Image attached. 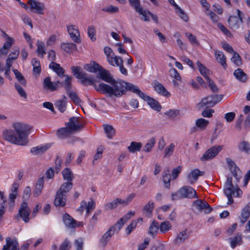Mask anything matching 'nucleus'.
Wrapping results in <instances>:
<instances>
[{"label":"nucleus","instance_id":"f257e3e1","mask_svg":"<svg viewBox=\"0 0 250 250\" xmlns=\"http://www.w3.org/2000/svg\"><path fill=\"white\" fill-rule=\"evenodd\" d=\"M13 129L3 130L4 139L11 143L25 146L28 143V136L30 126L21 123H15L12 125Z\"/></svg>","mask_w":250,"mask_h":250},{"label":"nucleus","instance_id":"f03ea898","mask_svg":"<svg viewBox=\"0 0 250 250\" xmlns=\"http://www.w3.org/2000/svg\"><path fill=\"white\" fill-rule=\"evenodd\" d=\"M107 92L110 94V97L115 96L119 97L124 94L127 90L136 93L144 101H146L149 96L141 91L139 87L132 83H127L125 81L115 82L113 84V89H111L110 87L105 85Z\"/></svg>","mask_w":250,"mask_h":250},{"label":"nucleus","instance_id":"7ed1b4c3","mask_svg":"<svg viewBox=\"0 0 250 250\" xmlns=\"http://www.w3.org/2000/svg\"><path fill=\"white\" fill-rule=\"evenodd\" d=\"M232 177L228 176L225 185L224 193L228 198L229 205L233 203L232 196L239 197L242 194V191L238 187L232 185Z\"/></svg>","mask_w":250,"mask_h":250},{"label":"nucleus","instance_id":"20e7f679","mask_svg":"<svg viewBox=\"0 0 250 250\" xmlns=\"http://www.w3.org/2000/svg\"><path fill=\"white\" fill-rule=\"evenodd\" d=\"M81 78L80 79L81 80V83L85 85H93L95 89L99 92H102L104 94H107L109 96H110V94L107 92V90H106V88L105 85H107V86H109L107 84H105L104 83H101L99 85H96L95 83V79L91 77V76H87V74L85 72L84 74H82L81 75ZM113 84H112V86H110L111 89H113Z\"/></svg>","mask_w":250,"mask_h":250},{"label":"nucleus","instance_id":"39448f33","mask_svg":"<svg viewBox=\"0 0 250 250\" xmlns=\"http://www.w3.org/2000/svg\"><path fill=\"white\" fill-rule=\"evenodd\" d=\"M222 95H211L204 98L197 104L199 109L211 107L219 102L223 99Z\"/></svg>","mask_w":250,"mask_h":250},{"label":"nucleus","instance_id":"423d86ee","mask_svg":"<svg viewBox=\"0 0 250 250\" xmlns=\"http://www.w3.org/2000/svg\"><path fill=\"white\" fill-rule=\"evenodd\" d=\"M31 212V209L26 202H23L19 210L18 213L15 216L16 219H18L20 217L25 223H28L29 221V215Z\"/></svg>","mask_w":250,"mask_h":250},{"label":"nucleus","instance_id":"0eeeda50","mask_svg":"<svg viewBox=\"0 0 250 250\" xmlns=\"http://www.w3.org/2000/svg\"><path fill=\"white\" fill-rule=\"evenodd\" d=\"M222 147L221 146H214L208 149L201 157L202 161H208L215 157L222 150Z\"/></svg>","mask_w":250,"mask_h":250},{"label":"nucleus","instance_id":"6e6552de","mask_svg":"<svg viewBox=\"0 0 250 250\" xmlns=\"http://www.w3.org/2000/svg\"><path fill=\"white\" fill-rule=\"evenodd\" d=\"M27 4L29 5V9L31 11L40 15L44 14L45 6L44 3L35 0H28Z\"/></svg>","mask_w":250,"mask_h":250},{"label":"nucleus","instance_id":"1a4fd4ad","mask_svg":"<svg viewBox=\"0 0 250 250\" xmlns=\"http://www.w3.org/2000/svg\"><path fill=\"white\" fill-rule=\"evenodd\" d=\"M193 207L194 209L198 212H204L205 213H209L212 210L211 208L206 202H203L201 200H197L193 202Z\"/></svg>","mask_w":250,"mask_h":250},{"label":"nucleus","instance_id":"9d476101","mask_svg":"<svg viewBox=\"0 0 250 250\" xmlns=\"http://www.w3.org/2000/svg\"><path fill=\"white\" fill-rule=\"evenodd\" d=\"M226 162L233 176L235 177L237 182H239L241 178V172L239 168L236 166L233 161L229 158L226 159Z\"/></svg>","mask_w":250,"mask_h":250},{"label":"nucleus","instance_id":"9b49d317","mask_svg":"<svg viewBox=\"0 0 250 250\" xmlns=\"http://www.w3.org/2000/svg\"><path fill=\"white\" fill-rule=\"evenodd\" d=\"M116 230H117V228L115 227V226H112L110 227L108 230L103 235L100 240V243L103 247H105L107 245Z\"/></svg>","mask_w":250,"mask_h":250},{"label":"nucleus","instance_id":"f8f14e48","mask_svg":"<svg viewBox=\"0 0 250 250\" xmlns=\"http://www.w3.org/2000/svg\"><path fill=\"white\" fill-rule=\"evenodd\" d=\"M184 198H197L196 191L190 186H184L179 189Z\"/></svg>","mask_w":250,"mask_h":250},{"label":"nucleus","instance_id":"ddd939ff","mask_svg":"<svg viewBox=\"0 0 250 250\" xmlns=\"http://www.w3.org/2000/svg\"><path fill=\"white\" fill-rule=\"evenodd\" d=\"M98 72L99 75V78L106 82L109 83H110V85H108L109 86H112L113 83L123 81V80L116 81L113 79L110 76V74L108 71H106L105 69H104L102 66H101V68H99Z\"/></svg>","mask_w":250,"mask_h":250},{"label":"nucleus","instance_id":"4468645a","mask_svg":"<svg viewBox=\"0 0 250 250\" xmlns=\"http://www.w3.org/2000/svg\"><path fill=\"white\" fill-rule=\"evenodd\" d=\"M59 84H62V83L59 81H57L55 82H51L50 77H46L43 81L44 88L50 91H54L57 90Z\"/></svg>","mask_w":250,"mask_h":250},{"label":"nucleus","instance_id":"2eb2a0df","mask_svg":"<svg viewBox=\"0 0 250 250\" xmlns=\"http://www.w3.org/2000/svg\"><path fill=\"white\" fill-rule=\"evenodd\" d=\"M67 31L72 40L77 43H80L81 42L80 34L79 30L76 26L74 25H68L67 26Z\"/></svg>","mask_w":250,"mask_h":250},{"label":"nucleus","instance_id":"dca6fc26","mask_svg":"<svg viewBox=\"0 0 250 250\" xmlns=\"http://www.w3.org/2000/svg\"><path fill=\"white\" fill-rule=\"evenodd\" d=\"M6 244L4 245L2 250H20L19 243L16 239H12L10 237L6 238Z\"/></svg>","mask_w":250,"mask_h":250},{"label":"nucleus","instance_id":"f3484780","mask_svg":"<svg viewBox=\"0 0 250 250\" xmlns=\"http://www.w3.org/2000/svg\"><path fill=\"white\" fill-rule=\"evenodd\" d=\"M204 172L200 171L198 169L192 170L188 175L187 180L189 184L192 185L197 181L199 176H202Z\"/></svg>","mask_w":250,"mask_h":250},{"label":"nucleus","instance_id":"a211bd4d","mask_svg":"<svg viewBox=\"0 0 250 250\" xmlns=\"http://www.w3.org/2000/svg\"><path fill=\"white\" fill-rule=\"evenodd\" d=\"M62 220L65 226L68 228L73 229L78 226L76 220L67 213L63 215Z\"/></svg>","mask_w":250,"mask_h":250},{"label":"nucleus","instance_id":"6ab92c4d","mask_svg":"<svg viewBox=\"0 0 250 250\" xmlns=\"http://www.w3.org/2000/svg\"><path fill=\"white\" fill-rule=\"evenodd\" d=\"M66 195L57 191L54 201V204L57 207H63L66 204Z\"/></svg>","mask_w":250,"mask_h":250},{"label":"nucleus","instance_id":"aec40b11","mask_svg":"<svg viewBox=\"0 0 250 250\" xmlns=\"http://www.w3.org/2000/svg\"><path fill=\"white\" fill-rule=\"evenodd\" d=\"M67 127L72 132L79 130L82 127V125L79 123L78 118L72 117L69 119V121L67 123Z\"/></svg>","mask_w":250,"mask_h":250},{"label":"nucleus","instance_id":"412c9836","mask_svg":"<svg viewBox=\"0 0 250 250\" xmlns=\"http://www.w3.org/2000/svg\"><path fill=\"white\" fill-rule=\"evenodd\" d=\"M250 216V202L248 203L243 208L241 216L239 217L240 221L242 224L245 223Z\"/></svg>","mask_w":250,"mask_h":250},{"label":"nucleus","instance_id":"4be33fe9","mask_svg":"<svg viewBox=\"0 0 250 250\" xmlns=\"http://www.w3.org/2000/svg\"><path fill=\"white\" fill-rule=\"evenodd\" d=\"M153 86L155 90L159 94L165 97H169L170 96L169 92L167 91L163 84L158 82L155 81Z\"/></svg>","mask_w":250,"mask_h":250},{"label":"nucleus","instance_id":"5701e85b","mask_svg":"<svg viewBox=\"0 0 250 250\" xmlns=\"http://www.w3.org/2000/svg\"><path fill=\"white\" fill-rule=\"evenodd\" d=\"M135 214L134 211H130L128 213L124 216L121 218L115 225V227L117 228V231H118L124 224L126 222L131 216H133Z\"/></svg>","mask_w":250,"mask_h":250},{"label":"nucleus","instance_id":"b1692460","mask_svg":"<svg viewBox=\"0 0 250 250\" xmlns=\"http://www.w3.org/2000/svg\"><path fill=\"white\" fill-rule=\"evenodd\" d=\"M49 67L55 72L58 76L62 77L64 76V73L65 70L62 67H61L59 63L54 62H51L49 64Z\"/></svg>","mask_w":250,"mask_h":250},{"label":"nucleus","instance_id":"393cba45","mask_svg":"<svg viewBox=\"0 0 250 250\" xmlns=\"http://www.w3.org/2000/svg\"><path fill=\"white\" fill-rule=\"evenodd\" d=\"M67 98L63 95L62 98L57 100L55 103V105L61 112H63L66 109Z\"/></svg>","mask_w":250,"mask_h":250},{"label":"nucleus","instance_id":"a878e982","mask_svg":"<svg viewBox=\"0 0 250 250\" xmlns=\"http://www.w3.org/2000/svg\"><path fill=\"white\" fill-rule=\"evenodd\" d=\"M6 36H7V41L4 43L3 47L0 49V55H6L8 49L12 46L14 41L13 39L8 36L7 35Z\"/></svg>","mask_w":250,"mask_h":250},{"label":"nucleus","instance_id":"bb28decb","mask_svg":"<svg viewBox=\"0 0 250 250\" xmlns=\"http://www.w3.org/2000/svg\"><path fill=\"white\" fill-rule=\"evenodd\" d=\"M215 57L218 62H219L224 68L227 67L226 58L223 52L215 51Z\"/></svg>","mask_w":250,"mask_h":250},{"label":"nucleus","instance_id":"cd10ccee","mask_svg":"<svg viewBox=\"0 0 250 250\" xmlns=\"http://www.w3.org/2000/svg\"><path fill=\"white\" fill-rule=\"evenodd\" d=\"M73 187V182H65L60 187L57 192L66 195L67 193L69 192Z\"/></svg>","mask_w":250,"mask_h":250},{"label":"nucleus","instance_id":"c85d7f7f","mask_svg":"<svg viewBox=\"0 0 250 250\" xmlns=\"http://www.w3.org/2000/svg\"><path fill=\"white\" fill-rule=\"evenodd\" d=\"M228 21L229 26L233 29H238L240 26V24L241 23L238 18L234 16H230Z\"/></svg>","mask_w":250,"mask_h":250},{"label":"nucleus","instance_id":"c756f323","mask_svg":"<svg viewBox=\"0 0 250 250\" xmlns=\"http://www.w3.org/2000/svg\"><path fill=\"white\" fill-rule=\"evenodd\" d=\"M189 234L187 230L185 229L180 232L175 239L176 244H181L183 243L189 237Z\"/></svg>","mask_w":250,"mask_h":250},{"label":"nucleus","instance_id":"7c9ffc66","mask_svg":"<svg viewBox=\"0 0 250 250\" xmlns=\"http://www.w3.org/2000/svg\"><path fill=\"white\" fill-rule=\"evenodd\" d=\"M196 64L198 66V70L201 74L204 77L206 80H209V70L204 65H203L199 61H197Z\"/></svg>","mask_w":250,"mask_h":250},{"label":"nucleus","instance_id":"2f4dec72","mask_svg":"<svg viewBox=\"0 0 250 250\" xmlns=\"http://www.w3.org/2000/svg\"><path fill=\"white\" fill-rule=\"evenodd\" d=\"M233 75L238 80L242 82H245L247 79V74L240 68L236 69Z\"/></svg>","mask_w":250,"mask_h":250},{"label":"nucleus","instance_id":"473e14b6","mask_svg":"<svg viewBox=\"0 0 250 250\" xmlns=\"http://www.w3.org/2000/svg\"><path fill=\"white\" fill-rule=\"evenodd\" d=\"M49 147L50 146L48 145H45L42 146H38L32 148L30 151L32 154L35 155L41 154L45 152Z\"/></svg>","mask_w":250,"mask_h":250},{"label":"nucleus","instance_id":"72a5a7b5","mask_svg":"<svg viewBox=\"0 0 250 250\" xmlns=\"http://www.w3.org/2000/svg\"><path fill=\"white\" fill-rule=\"evenodd\" d=\"M101 66L96 62H91L89 64H86L84 66V68L90 72L95 73L98 71Z\"/></svg>","mask_w":250,"mask_h":250},{"label":"nucleus","instance_id":"f704fd0d","mask_svg":"<svg viewBox=\"0 0 250 250\" xmlns=\"http://www.w3.org/2000/svg\"><path fill=\"white\" fill-rule=\"evenodd\" d=\"M61 47L67 53H70L73 51L77 50V46L72 43H62L61 45Z\"/></svg>","mask_w":250,"mask_h":250},{"label":"nucleus","instance_id":"c9c22d12","mask_svg":"<svg viewBox=\"0 0 250 250\" xmlns=\"http://www.w3.org/2000/svg\"><path fill=\"white\" fill-rule=\"evenodd\" d=\"M135 11L137 12L139 15L142 16L141 20L145 21H149L150 19L148 17L150 12L149 11L146 9H144L143 7H141L136 10Z\"/></svg>","mask_w":250,"mask_h":250},{"label":"nucleus","instance_id":"e433bc0d","mask_svg":"<svg viewBox=\"0 0 250 250\" xmlns=\"http://www.w3.org/2000/svg\"><path fill=\"white\" fill-rule=\"evenodd\" d=\"M62 174L63 179L66 180V182H72L74 178L73 174L69 168H66L62 171Z\"/></svg>","mask_w":250,"mask_h":250},{"label":"nucleus","instance_id":"4c0bfd02","mask_svg":"<svg viewBox=\"0 0 250 250\" xmlns=\"http://www.w3.org/2000/svg\"><path fill=\"white\" fill-rule=\"evenodd\" d=\"M112 59H108V62L112 66H118L123 63V60L121 57L117 56L115 54L111 57Z\"/></svg>","mask_w":250,"mask_h":250},{"label":"nucleus","instance_id":"58836bf2","mask_svg":"<svg viewBox=\"0 0 250 250\" xmlns=\"http://www.w3.org/2000/svg\"><path fill=\"white\" fill-rule=\"evenodd\" d=\"M43 187V180L42 178H40L36 185L35 189L34 191V195L36 197L39 196L42 192Z\"/></svg>","mask_w":250,"mask_h":250},{"label":"nucleus","instance_id":"ea45409f","mask_svg":"<svg viewBox=\"0 0 250 250\" xmlns=\"http://www.w3.org/2000/svg\"><path fill=\"white\" fill-rule=\"evenodd\" d=\"M230 246L232 249L235 248L237 245H240L242 242V235L238 233L233 238H230Z\"/></svg>","mask_w":250,"mask_h":250},{"label":"nucleus","instance_id":"a19ab883","mask_svg":"<svg viewBox=\"0 0 250 250\" xmlns=\"http://www.w3.org/2000/svg\"><path fill=\"white\" fill-rule=\"evenodd\" d=\"M71 131L67 127V126L66 127L59 129L57 131V135L58 137L61 139H64L71 134Z\"/></svg>","mask_w":250,"mask_h":250},{"label":"nucleus","instance_id":"79ce46f5","mask_svg":"<svg viewBox=\"0 0 250 250\" xmlns=\"http://www.w3.org/2000/svg\"><path fill=\"white\" fill-rule=\"evenodd\" d=\"M37 48L36 51L38 56L41 58H43L44 55L46 54L44 48V44L42 41H38L37 43Z\"/></svg>","mask_w":250,"mask_h":250},{"label":"nucleus","instance_id":"37998d69","mask_svg":"<svg viewBox=\"0 0 250 250\" xmlns=\"http://www.w3.org/2000/svg\"><path fill=\"white\" fill-rule=\"evenodd\" d=\"M156 143L155 139L152 137L149 139L143 148V150L146 152H149L154 147Z\"/></svg>","mask_w":250,"mask_h":250},{"label":"nucleus","instance_id":"c03bdc74","mask_svg":"<svg viewBox=\"0 0 250 250\" xmlns=\"http://www.w3.org/2000/svg\"><path fill=\"white\" fill-rule=\"evenodd\" d=\"M146 101L151 107L154 110L160 111L161 109V106L159 103L150 97H148Z\"/></svg>","mask_w":250,"mask_h":250},{"label":"nucleus","instance_id":"a18cd8bd","mask_svg":"<svg viewBox=\"0 0 250 250\" xmlns=\"http://www.w3.org/2000/svg\"><path fill=\"white\" fill-rule=\"evenodd\" d=\"M141 147L142 144L141 143L133 142H131L130 145L127 147V149L130 152L133 153L137 151H140Z\"/></svg>","mask_w":250,"mask_h":250},{"label":"nucleus","instance_id":"49530a36","mask_svg":"<svg viewBox=\"0 0 250 250\" xmlns=\"http://www.w3.org/2000/svg\"><path fill=\"white\" fill-rule=\"evenodd\" d=\"M32 64L34 72L38 74H40L41 70L40 61L36 58H33L32 60Z\"/></svg>","mask_w":250,"mask_h":250},{"label":"nucleus","instance_id":"de8ad7c7","mask_svg":"<svg viewBox=\"0 0 250 250\" xmlns=\"http://www.w3.org/2000/svg\"><path fill=\"white\" fill-rule=\"evenodd\" d=\"M196 126L201 129H205L209 124V122L205 119L200 118L196 120Z\"/></svg>","mask_w":250,"mask_h":250},{"label":"nucleus","instance_id":"09e8293b","mask_svg":"<svg viewBox=\"0 0 250 250\" xmlns=\"http://www.w3.org/2000/svg\"><path fill=\"white\" fill-rule=\"evenodd\" d=\"M117 201L118 200L117 198H116L112 202L107 203L104 206V209L106 210L114 209L119 205L118 202Z\"/></svg>","mask_w":250,"mask_h":250},{"label":"nucleus","instance_id":"8fccbe9b","mask_svg":"<svg viewBox=\"0 0 250 250\" xmlns=\"http://www.w3.org/2000/svg\"><path fill=\"white\" fill-rule=\"evenodd\" d=\"M104 130L105 132L106 133L107 136L108 138H112L113 136L115 135V130L113 127L110 125H104Z\"/></svg>","mask_w":250,"mask_h":250},{"label":"nucleus","instance_id":"3c124183","mask_svg":"<svg viewBox=\"0 0 250 250\" xmlns=\"http://www.w3.org/2000/svg\"><path fill=\"white\" fill-rule=\"evenodd\" d=\"M65 77V81L64 83H62L61 84H62L64 87L65 88L66 92L71 90V81H72V77H70L68 75H64Z\"/></svg>","mask_w":250,"mask_h":250},{"label":"nucleus","instance_id":"603ef678","mask_svg":"<svg viewBox=\"0 0 250 250\" xmlns=\"http://www.w3.org/2000/svg\"><path fill=\"white\" fill-rule=\"evenodd\" d=\"M205 13L209 17L210 19L213 22H217L220 19L219 17L210 9H206L205 10Z\"/></svg>","mask_w":250,"mask_h":250},{"label":"nucleus","instance_id":"864d4df0","mask_svg":"<svg viewBox=\"0 0 250 250\" xmlns=\"http://www.w3.org/2000/svg\"><path fill=\"white\" fill-rule=\"evenodd\" d=\"M233 56L231 59V62L236 66H240L242 62L240 55L236 52H233Z\"/></svg>","mask_w":250,"mask_h":250},{"label":"nucleus","instance_id":"5fc2aeb1","mask_svg":"<svg viewBox=\"0 0 250 250\" xmlns=\"http://www.w3.org/2000/svg\"><path fill=\"white\" fill-rule=\"evenodd\" d=\"M13 71L15 75L16 78L19 82V83L21 84L25 85L26 83V81L22 74L17 69H13Z\"/></svg>","mask_w":250,"mask_h":250},{"label":"nucleus","instance_id":"6e6d98bb","mask_svg":"<svg viewBox=\"0 0 250 250\" xmlns=\"http://www.w3.org/2000/svg\"><path fill=\"white\" fill-rule=\"evenodd\" d=\"M71 70L73 75L76 77V78L80 79L81 78V75L84 74L85 72L81 71V68L79 66H72Z\"/></svg>","mask_w":250,"mask_h":250},{"label":"nucleus","instance_id":"4d7b16f0","mask_svg":"<svg viewBox=\"0 0 250 250\" xmlns=\"http://www.w3.org/2000/svg\"><path fill=\"white\" fill-rule=\"evenodd\" d=\"M159 224L155 221H153L151 224L149 229V233L152 236H154L155 234L157 232L158 230Z\"/></svg>","mask_w":250,"mask_h":250},{"label":"nucleus","instance_id":"13d9d810","mask_svg":"<svg viewBox=\"0 0 250 250\" xmlns=\"http://www.w3.org/2000/svg\"><path fill=\"white\" fill-rule=\"evenodd\" d=\"M171 228V225L170 223L168 221H165L162 222L160 227V231L165 233V232L168 231Z\"/></svg>","mask_w":250,"mask_h":250},{"label":"nucleus","instance_id":"bf43d9fd","mask_svg":"<svg viewBox=\"0 0 250 250\" xmlns=\"http://www.w3.org/2000/svg\"><path fill=\"white\" fill-rule=\"evenodd\" d=\"M15 86L20 96L24 99H26L27 95L25 90L22 88V87L17 83H16L15 84Z\"/></svg>","mask_w":250,"mask_h":250},{"label":"nucleus","instance_id":"052dcab7","mask_svg":"<svg viewBox=\"0 0 250 250\" xmlns=\"http://www.w3.org/2000/svg\"><path fill=\"white\" fill-rule=\"evenodd\" d=\"M95 208V204L94 201L91 199V200L86 203V206L85 207L86 213L88 215L91 211L93 210Z\"/></svg>","mask_w":250,"mask_h":250},{"label":"nucleus","instance_id":"680f3d73","mask_svg":"<svg viewBox=\"0 0 250 250\" xmlns=\"http://www.w3.org/2000/svg\"><path fill=\"white\" fill-rule=\"evenodd\" d=\"M96 33V29L93 26H90L88 27L87 29V34L89 37L90 39L93 41H95L96 40V37H95Z\"/></svg>","mask_w":250,"mask_h":250},{"label":"nucleus","instance_id":"e2e57ef3","mask_svg":"<svg viewBox=\"0 0 250 250\" xmlns=\"http://www.w3.org/2000/svg\"><path fill=\"white\" fill-rule=\"evenodd\" d=\"M239 149L243 151L248 152L250 150V144L247 142H242L238 146Z\"/></svg>","mask_w":250,"mask_h":250},{"label":"nucleus","instance_id":"0e129e2a","mask_svg":"<svg viewBox=\"0 0 250 250\" xmlns=\"http://www.w3.org/2000/svg\"><path fill=\"white\" fill-rule=\"evenodd\" d=\"M67 93L69 97L75 104H79L81 102L80 99L76 93L71 92V90L67 91Z\"/></svg>","mask_w":250,"mask_h":250},{"label":"nucleus","instance_id":"69168bd1","mask_svg":"<svg viewBox=\"0 0 250 250\" xmlns=\"http://www.w3.org/2000/svg\"><path fill=\"white\" fill-rule=\"evenodd\" d=\"M175 146L173 144L171 143L170 145L167 147L165 149L164 157H167L170 156L174 150Z\"/></svg>","mask_w":250,"mask_h":250},{"label":"nucleus","instance_id":"338daca9","mask_svg":"<svg viewBox=\"0 0 250 250\" xmlns=\"http://www.w3.org/2000/svg\"><path fill=\"white\" fill-rule=\"evenodd\" d=\"M169 74L170 76L174 78L175 80L177 81H181V76L178 73L177 71L175 68H171L169 70Z\"/></svg>","mask_w":250,"mask_h":250},{"label":"nucleus","instance_id":"774afa93","mask_svg":"<svg viewBox=\"0 0 250 250\" xmlns=\"http://www.w3.org/2000/svg\"><path fill=\"white\" fill-rule=\"evenodd\" d=\"M71 248L69 241L67 239L65 240L61 244L59 247V250H69Z\"/></svg>","mask_w":250,"mask_h":250}]
</instances>
